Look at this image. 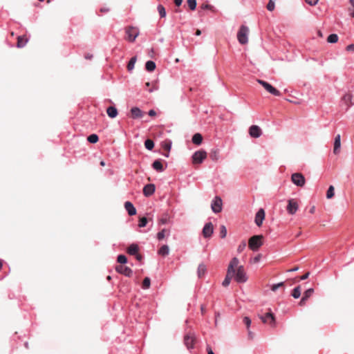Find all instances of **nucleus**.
<instances>
[{"label":"nucleus","mask_w":354,"mask_h":354,"mask_svg":"<svg viewBox=\"0 0 354 354\" xmlns=\"http://www.w3.org/2000/svg\"><path fill=\"white\" fill-rule=\"evenodd\" d=\"M239 261L236 257L232 258L230 261L227 268L226 277L222 283L223 286L226 287L230 283L231 279L235 273V268L239 265Z\"/></svg>","instance_id":"obj_1"},{"label":"nucleus","mask_w":354,"mask_h":354,"mask_svg":"<svg viewBox=\"0 0 354 354\" xmlns=\"http://www.w3.org/2000/svg\"><path fill=\"white\" fill-rule=\"evenodd\" d=\"M262 235H254L249 239L248 245L252 251H257L263 245Z\"/></svg>","instance_id":"obj_2"},{"label":"nucleus","mask_w":354,"mask_h":354,"mask_svg":"<svg viewBox=\"0 0 354 354\" xmlns=\"http://www.w3.org/2000/svg\"><path fill=\"white\" fill-rule=\"evenodd\" d=\"M126 39L129 42H134L136 39L140 34V31L138 28L134 26H128L125 29Z\"/></svg>","instance_id":"obj_3"},{"label":"nucleus","mask_w":354,"mask_h":354,"mask_svg":"<svg viewBox=\"0 0 354 354\" xmlns=\"http://www.w3.org/2000/svg\"><path fill=\"white\" fill-rule=\"evenodd\" d=\"M249 29L247 26L242 25L237 33V39L240 44H245L248 41Z\"/></svg>","instance_id":"obj_4"},{"label":"nucleus","mask_w":354,"mask_h":354,"mask_svg":"<svg viewBox=\"0 0 354 354\" xmlns=\"http://www.w3.org/2000/svg\"><path fill=\"white\" fill-rule=\"evenodd\" d=\"M237 270H235V273L233 277H234V279L238 283H245L248 280V277L246 275V272L244 270L243 266H236Z\"/></svg>","instance_id":"obj_5"},{"label":"nucleus","mask_w":354,"mask_h":354,"mask_svg":"<svg viewBox=\"0 0 354 354\" xmlns=\"http://www.w3.org/2000/svg\"><path fill=\"white\" fill-rule=\"evenodd\" d=\"M257 82L270 94L274 95V96H279L281 95V93L279 91H278L277 88L273 87L268 82L258 80Z\"/></svg>","instance_id":"obj_6"},{"label":"nucleus","mask_w":354,"mask_h":354,"mask_svg":"<svg viewBox=\"0 0 354 354\" xmlns=\"http://www.w3.org/2000/svg\"><path fill=\"white\" fill-rule=\"evenodd\" d=\"M259 318L264 324H268L272 327L275 326V317L270 310L266 313L264 315L259 316Z\"/></svg>","instance_id":"obj_7"},{"label":"nucleus","mask_w":354,"mask_h":354,"mask_svg":"<svg viewBox=\"0 0 354 354\" xmlns=\"http://www.w3.org/2000/svg\"><path fill=\"white\" fill-rule=\"evenodd\" d=\"M207 158V153L204 150L196 151L192 156V162L194 164H201Z\"/></svg>","instance_id":"obj_8"},{"label":"nucleus","mask_w":354,"mask_h":354,"mask_svg":"<svg viewBox=\"0 0 354 354\" xmlns=\"http://www.w3.org/2000/svg\"><path fill=\"white\" fill-rule=\"evenodd\" d=\"M292 182L297 186L303 187L305 185L306 180L304 176L300 173H295L291 176Z\"/></svg>","instance_id":"obj_9"},{"label":"nucleus","mask_w":354,"mask_h":354,"mask_svg":"<svg viewBox=\"0 0 354 354\" xmlns=\"http://www.w3.org/2000/svg\"><path fill=\"white\" fill-rule=\"evenodd\" d=\"M211 207L212 212L216 214L222 211V200L219 196L214 197L212 201Z\"/></svg>","instance_id":"obj_10"},{"label":"nucleus","mask_w":354,"mask_h":354,"mask_svg":"<svg viewBox=\"0 0 354 354\" xmlns=\"http://www.w3.org/2000/svg\"><path fill=\"white\" fill-rule=\"evenodd\" d=\"M299 205L295 199H290L287 205V212L289 214L293 215L298 210Z\"/></svg>","instance_id":"obj_11"},{"label":"nucleus","mask_w":354,"mask_h":354,"mask_svg":"<svg viewBox=\"0 0 354 354\" xmlns=\"http://www.w3.org/2000/svg\"><path fill=\"white\" fill-rule=\"evenodd\" d=\"M214 232V227L211 222L205 223L203 229V235L205 238H210Z\"/></svg>","instance_id":"obj_12"},{"label":"nucleus","mask_w":354,"mask_h":354,"mask_svg":"<svg viewBox=\"0 0 354 354\" xmlns=\"http://www.w3.org/2000/svg\"><path fill=\"white\" fill-rule=\"evenodd\" d=\"M194 342L195 338L193 334H187L184 337V344L189 350L194 348Z\"/></svg>","instance_id":"obj_13"},{"label":"nucleus","mask_w":354,"mask_h":354,"mask_svg":"<svg viewBox=\"0 0 354 354\" xmlns=\"http://www.w3.org/2000/svg\"><path fill=\"white\" fill-rule=\"evenodd\" d=\"M265 218V211L261 208L258 210L255 215L254 222L258 227L261 226L263 221Z\"/></svg>","instance_id":"obj_14"},{"label":"nucleus","mask_w":354,"mask_h":354,"mask_svg":"<svg viewBox=\"0 0 354 354\" xmlns=\"http://www.w3.org/2000/svg\"><path fill=\"white\" fill-rule=\"evenodd\" d=\"M250 136L254 138H259L262 134L261 128L257 125H252L249 129Z\"/></svg>","instance_id":"obj_15"},{"label":"nucleus","mask_w":354,"mask_h":354,"mask_svg":"<svg viewBox=\"0 0 354 354\" xmlns=\"http://www.w3.org/2000/svg\"><path fill=\"white\" fill-rule=\"evenodd\" d=\"M115 270L118 272L122 274L126 277H131L133 274V271L130 268L123 265L118 266L115 268Z\"/></svg>","instance_id":"obj_16"},{"label":"nucleus","mask_w":354,"mask_h":354,"mask_svg":"<svg viewBox=\"0 0 354 354\" xmlns=\"http://www.w3.org/2000/svg\"><path fill=\"white\" fill-rule=\"evenodd\" d=\"M155 190L156 187L153 184H147L143 187V194L145 196L149 197L153 194Z\"/></svg>","instance_id":"obj_17"},{"label":"nucleus","mask_w":354,"mask_h":354,"mask_svg":"<svg viewBox=\"0 0 354 354\" xmlns=\"http://www.w3.org/2000/svg\"><path fill=\"white\" fill-rule=\"evenodd\" d=\"M131 116L133 119L141 118L143 116V112L137 106L131 109Z\"/></svg>","instance_id":"obj_18"},{"label":"nucleus","mask_w":354,"mask_h":354,"mask_svg":"<svg viewBox=\"0 0 354 354\" xmlns=\"http://www.w3.org/2000/svg\"><path fill=\"white\" fill-rule=\"evenodd\" d=\"M341 147V136L337 134L334 140V147H333V153L335 154H338L339 153Z\"/></svg>","instance_id":"obj_19"},{"label":"nucleus","mask_w":354,"mask_h":354,"mask_svg":"<svg viewBox=\"0 0 354 354\" xmlns=\"http://www.w3.org/2000/svg\"><path fill=\"white\" fill-rule=\"evenodd\" d=\"M124 207L130 216H133L136 214V209L131 202H125Z\"/></svg>","instance_id":"obj_20"},{"label":"nucleus","mask_w":354,"mask_h":354,"mask_svg":"<svg viewBox=\"0 0 354 354\" xmlns=\"http://www.w3.org/2000/svg\"><path fill=\"white\" fill-rule=\"evenodd\" d=\"M342 100L348 106H351L354 104V95H352L351 93H346L343 96Z\"/></svg>","instance_id":"obj_21"},{"label":"nucleus","mask_w":354,"mask_h":354,"mask_svg":"<svg viewBox=\"0 0 354 354\" xmlns=\"http://www.w3.org/2000/svg\"><path fill=\"white\" fill-rule=\"evenodd\" d=\"M152 168L158 172H162L165 170V168L160 160H156L153 162Z\"/></svg>","instance_id":"obj_22"},{"label":"nucleus","mask_w":354,"mask_h":354,"mask_svg":"<svg viewBox=\"0 0 354 354\" xmlns=\"http://www.w3.org/2000/svg\"><path fill=\"white\" fill-rule=\"evenodd\" d=\"M27 42H28V39L26 38V35L19 36L17 37V48H23L26 46Z\"/></svg>","instance_id":"obj_23"},{"label":"nucleus","mask_w":354,"mask_h":354,"mask_svg":"<svg viewBox=\"0 0 354 354\" xmlns=\"http://www.w3.org/2000/svg\"><path fill=\"white\" fill-rule=\"evenodd\" d=\"M138 250H139L138 245L136 243H132L129 246V248L127 249V252L130 255H136L138 252Z\"/></svg>","instance_id":"obj_24"},{"label":"nucleus","mask_w":354,"mask_h":354,"mask_svg":"<svg viewBox=\"0 0 354 354\" xmlns=\"http://www.w3.org/2000/svg\"><path fill=\"white\" fill-rule=\"evenodd\" d=\"M106 113L109 117L114 118L118 115V110L115 106H109L106 109Z\"/></svg>","instance_id":"obj_25"},{"label":"nucleus","mask_w":354,"mask_h":354,"mask_svg":"<svg viewBox=\"0 0 354 354\" xmlns=\"http://www.w3.org/2000/svg\"><path fill=\"white\" fill-rule=\"evenodd\" d=\"M207 271V268L205 264L201 263L199 264L198 269H197V274L199 278L203 277Z\"/></svg>","instance_id":"obj_26"},{"label":"nucleus","mask_w":354,"mask_h":354,"mask_svg":"<svg viewBox=\"0 0 354 354\" xmlns=\"http://www.w3.org/2000/svg\"><path fill=\"white\" fill-rule=\"evenodd\" d=\"M192 142L196 145H200L203 141V136L201 133H196L192 137Z\"/></svg>","instance_id":"obj_27"},{"label":"nucleus","mask_w":354,"mask_h":354,"mask_svg":"<svg viewBox=\"0 0 354 354\" xmlns=\"http://www.w3.org/2000/svg\"><path fill=\"white\" fill-rule=\"evenodd\" d=\"M169 253V248L167 245H163L161 246V248L158 250V254L161 256H167Z\"/></svg>","instance_id":"obj_28"},{"label":"nucleus","mask_w":354,"mask_h":354,"mask_svg":"<svg viewBox=\"0 0 354 354\" xmlns=\"http://www.w3.org/2000/svg\"><path fill=\"white\" fill-rule=\"evenodd\" d=\"M162 147L164 149L167 150V153L164 154V156L165 157H169V151H170L171 149V141L168 140H165L162 144Z\"/></svg>","instance_id":"obj_29"},{"label":"nucleus","mask_w":354,"mask_h":354,"mask_svg":"<svg viewBox=\"0 0 354 354\" xmlns=\"http://www.w3.org/2000/svg\"><path fill=\"white\" fill-rule=\"evenodd\" d=\"M145 68L149 72H152L156 68V63L153 61H147L145 64Z\"/></svg>","instance_id":"obj_30"},{"label":"nucleus","mask_w":354,"mask_h":354,"mask_svg":"<svg viewBox=\"0 0 354 354\" xmlns=\"http://www.w3.org/2000/svg\"><path fill=\"white\" fill-rule=\"evenodd\" d=\"M136 60H137V57L136 56L132 57L130 59V60L127 64V69L129 71H131L133 69L135 64L136 62Z\"/></svg>","instance_id":"obj_31"},{"label":"nucleus","mask_w":354,"mask_h":354,"mask_svg":"<svg viewBox=\"0 0 354 354\" xmlns=\"http://www.w3.org/2000/svg\"><path fill=\"white\" fill-rule=\"evenodd\" d=\"M291 295L295 298V299H298L301 296V288H300V286H298L297 287H295L293 290H292V292L291 294Z\"/></svg>","instance_id":"obj_32"},{"label":"nucleus","mask_w":354,"mask_h":354,"mask_svg":"<svg viewBox=\"0 0 354 354\" xmlns=\"http://www.w3.org/2000/svg\"><path fill=\"white\" fill-rule=\"evenodd\" d=\"M338 41V36L337 34H330L328 38L327 41L328 43L335 44Z\"/></svg>","instance_id":"obj_33"},{"label":"nucleus","mask_w":354,"mask_h":354,"mask_svg":"<svg viewBox=\"0 0 354 354\" xmlns=\"http://www.w3.org/2000/svg\"><path fill=\"white\" fill-rule=\"evenodd\" d=\"M145 147L148 150H152L154 147V142L152 140L147 139L145 142Z\"/></svg>","instance_id":"obj_34"},{"label":"nucleus","mask_w":354,"mask_h":354,"mask_svg":"<svg viewBox=\"0 0 354 354\" xmlns=\"http://www.w3.org/2000/svg\"><path fill=\"white\" fill-rule=\"evenodd\" d=\"M157 10L161 18L166 17V10L162 5H158L157 7Z\"/></svg>","instance_id":"obj_35"},{"label":"nucleus","mask_w":354,"mask_h":354,"mask_svg":"<svg viewBox=\"0 0 354 354\" xmlns=\"http://www.w3.org/2000/svg\"><path fill=\"white\" fill-rule=\"evenodd\" d=\"M99 140L98 136L97 134H91L88 136L87 140L91 143H96Z\"/></svg>","instance_id":"obj_36"},{"label":"nucleus","mask_w":354,"mask_h":354,"mask_svg":"<svg viewBox=\"0 0 354 354\" xmlns=\"http://www.w3.org/2000/svg\"><path fill=\"white\" fill-rule=\"evenodd\" d=\"M227 235V229L225 225H222L220 227V237L221 239L225 238Z\"/></svg>","instance_id":"obj_37"},{"label":"nucleus","mask_w":354,"mask_h":354,"mask_svg":"<svg viewBox=\"0 0 354 354\" xmlns=\"http://www.w3.org/2000/svg\"><path fill=\"white\" fill-rule=\"evenodd\" d=\"M151 280L149 277H145L142 281V288L147 289L150 287Z\"/></svg>","instance_id":"obj_38"},{"label":"nucleus","mask_w":354,"mask_h":354,"mask_svg":"<svg viewBox=\"0 0 354 354\" xmlns=\"http://www.w3.org/2000/svg\"><path fill=\"white\" fill-rule=\"evenodd\" d=\"M313 292H314L313 288H308L304 292L303 297H305L306 299H308V298H310L312 296Z\"/></svg>","instance_id":"obj_39"},{"label":"nucleus","mask_w":354,"mask_h":354,"mask_svg":"<svg viewBox=\"0 0 354 354\" xmlns=\"http://www.w3.org/2000/svg\"><path fill=\"white\" fill-rule=\"evenodd\" d=\"M147 218L146 217H141L139 219V223H138V227H144L147 225Z\"/></svg>","instance_id":"obj_40"},{"label":"nucleus","mask_w":354,"mask_h":354,"mask_svg":"<svg viewBox=\"0 0 354 354\" xmlns=\"http://www.w3.org/2000/svg\"><path fill=\"white\" fill-rule=\"evenodd\" d=\"M117 261L120 264H124L127 262V259L124 254H120L118 256Z\"/></svg>","instance_id":"obj_41"},{"label":"nucleus","mask_w":354,"mask_h":354,"mask_svg":"<svg viewBox=\"0 0 354 354\" xmlns=\"http://www.w3.org/2000/svg\"><path fill=\"white\" fill-rule=\"evenodd\" d=\"M187 5L192 10H194L196 8L197 3L196 0H187Z\"/></svg>","instance_id":"obj_42"},{"label":"nucleus","mask_w":354,"mask_h":354,"mask_svg":"<svg viewBox=\"0 0 354 354\" xmlns=\"http://www.w3.org/2000/svg\"><path fill=\"white\" fill-rule=\"evenodd\" d=\"M334 196V187L333 185H330L326 192L327 198H331Z\"/></svg>","instance_id":"obj_43"},{"label":"nucleus","mask_w":354,"mask_h":354,"mask_svg":"<svg viewBox=\"0 0 354 354\" xmlns=\"http://www.w3.org/2000/svg\"><path fill=\"white\" fill-rule=\"evenodd\" d=\"M166 232H167V230L165 229H162L161 231H160L156 235L158 240H159V241L162 240L165 236Z\"/></svg>","instance_id":"obj_44"},{"label":"nucleus","mask_w":354,"mask_h":354,"mask_svg":"<svg viewBox=\"0 0 354 354\" xmlns=\"http://www.w3.org/2000/svg\"><path fill=\"white\" fill-rule=\"evenodd\" d=\"M275 8V2L272 1V0H269V2L267 5V9L269 11H273Z\"/></svg>","instance_id":"obj_45"},{"label":"nucleus","mask_w":354,"mask_h":354,"mask_svg":"<svg viewBox=\"0 0 354 354\" xmlns=\"http://www.w3.org/2000/svg\"><path fill=\"white\" fill-rule=\"evenodd\" d=\"M169 222V218L167 217V215L161 217L159 221H158V223L159 224H161V225H165V224H167V223Z\"/></svg>","instance_id":"obj_46"},{"label":"nucleus","mask_w":354,"mask_h":354,"mask_svg":"<svg viewBox=\"0 0 354 354\" xmlns=\"http://www.w3.org/2000/svg\"><path fill=\"white\" fill-rule=\"evenodd\" d=\"M350 4L352 6V8H349V15L351 17L354 18V0H349Z\"/></svg>","instance_id":"obj_47"},{"label":"nucleus","mask_w":354,"mask_h":354,"mask_svg":"<svg viewBox=\"0 0 354 354\" xmlns=\"http://www.w3.org/2000/svg\"><path fill=\"white\" fill-rule=\"evenodd\" d=\"M283 286V282H280V283H275V284H273L271 287V290L272 291H276L279 288Z\"/></svg>","instance_id":"obj_48"},{"label":"nucleus","mask_w":354,"mask_h":354,"mask_svg":"<svg viewBox=\"0 0 354 354\" xmlns=\"http://www.w3.org/2000/svg\"><path fill=\"white\" fill-rule=\"evenodd\" d=\"M210 157H211L212 160H217L218 158V151L216 150L214 151H212V153H210Z\"/></svg>","instance_id":"obj_49"},{"label":"nucleus","mask_w":354,"mask_h":354,"mask_svg":"<svg viewBox=\"0 0 354 354\" xmlns=\"http://www.w3.org/2000/svg\"><path fill=\"white\" fill-rule=\"evenodd\" d=\"M243 323L246 325L247 328H248L250 326L251 324V319L248 317H245L243 319Z\"/></svg>","instance_id":"obj_50"},{"label":"nucleus","mask_w":354,"mask_h":354,"mask_svg":"<svg viewBox=\"0 0 354 354\" xmlns=\"http://www.w3.org/2000/svg\"><path fill=\"white\" fill-rule=\"evenodd\" d=\"M246 246V243L245 241H243L239 246H238V248H237V251L238 252H241L245 248Z\"/></svg>","instance_id":"obj_51"},{"label":"nucleus","mask_w":354,"mask_h":354,"mask_svg":"<svg viewBox=\"0 0 354 354\" xmlns=\"http://www.w3.org/2000/svg\"><path fill=\"white\" fill-rule=\"evenodd\" d=\"M318 1L319 0H305L306 3L311 6H315L318 3Z\"/></svg>","instance_id":"obj_52"},{"label":"nucleus","mask_w":354,"mask_h":354,"mask_svg":"<svg viewBox=\"0 0 354 354\" xmlns=\"http://www.w3.org/2000/svg\"><path fill=\"white\" fill-rule=\"evenodd\" d=\"M346 50L354 52V44L348 45L346 46Z\"/></svg>","instance_id":"obj_53"},{"label":"nucleus","mask_w":354,"mask_h":354,"mask_svg":"<svg viewBox=\"0 0 354 354\" xmlns=\"http://www.w3.org/2000/svg\"><path fill=\"white\" fill-rule=\"evenodd\" d=\"M148 115L149 116H155L156 115V112L153 109H151L149 111Z\"/></svg>","instance_id":"obj_54"},{"label":"nucleus","mask_w":354,"mask_h":354,"mask_svg":"<svg viewBox=\"0 0 354 354\" xmlns=\"http://www.w3.org/2000/svg\"><path fill=\"white\" fill-rule=\"evenodd\" d=\"M308 299H306L305 297H302L301 299L299 301V305L300 306H303L305 304V302L307 301Z\"/></svg>","instance_id":"obj_55"},{"label":"nucleus","mask_w":354,"mask_h":354,"mask_svg":"<svg viewBox=\"0 0 354 354\" xmlns=\"http://www.w3.org/2000/svg\"><path fill=\"white\" fill-rule=\"evenodd\" d=\"M309 274H310V273H309V272H306L305 274H304L303 276H301V277H300V280H302V281H303V280L306 279L308 277Z\"/></svg>","instance_id":"obj_56"},{"label":"nucleus","mask_w":354,"mask_h":354,"mask_svg":"<svg viewBox=\"0 0 354 354\" xmlns=\"http://www.w3.org/2000/svg\"><path fill=\"white\" fill-rule=\"evenodd\" d=\"M183 0H174L176 6H180L182 4Z\"/></svg>","instance_id":"obj_57"},{"label":"nucleus","mask_w":354,"mask_h":354,"mask_svg":"<svg viewBox=\"0 0 354 354\" xmlns=\"http://www.w3.org/2000/svg\"><path fill=\"white\" fill-rule=\"evenodd\" d=\"M207 354H214L212 349L209 346L207 347Z\"/></svg>","instance_id":"obj_58"},{"label":"nucleus","mask_w":354,"mask_h":354,"mask_svg":"<svg viewBox=\"0 0 354 354\" xmlns=\"http://www.w3.org/2000/svg\"><path fill=\"white\" fill-rule=\"evenodd\" d=\"M298 270H299V267L297 266V267H295V268H293L292 269L288 270V272H296Z\"/></svg>","instance_id":"obj_59"},{"label":"nucleus","mask_w":354,"mask_h":354,"mask_svg":"<svg viewBox=\"0 0 354 354\" xmlns=\"http://www.w3.org/2000/svg\"><path fill=\"white\" fill-rule=\"evenodd\" d=\"M315 206H312L309 210V212L310 214H313L315 213Z\"/></svg>","instance_id":"obj_60"},{"label":"nucleus","mask_w":354,"mask_h":354,"mask_svg":"<svg viewBox=\"0 0 354 354\" xmlns=\"http://www.w3.org/2000/svg\"><path fill=\"white\" fill-rule=\"evenodd\" d=\"M211 7H212V6H210L209 4H206V5H204L203 6V8H204V9H209Z\"/></svg>","instance_id":"obj_61"},{"label":"nucleus","mask_w":354,"mask_h":354,"mask_svg":"<svg viewBox=\"0 0 354 354\" xmlns=\"http://www.w3.org/2000/svg\"><path fill=\"white\" fill-rule=\"evenodd\" d=\"M136 259L138 260V261H140L142 259V256L139 254L137 253V254H136Z\"/></svg>","instance_id":"obj_62"},{"label":"nucleus","mask_w":354,"mask_h":354,"mask_svg":"<svg viewBox=\"0 0 354 354\" xmlns=\"http://www.w3.org/2000/svg\"><path fill=\"white\" fill-rule=\"evenodd\" d=\"M260 259V255L255 257L254 259V262H258Z\"/></svg>","instance_id":"obj_63"},{"label":"nucleus","mask_w":354,"mask_h":354,"mask_svg":"<svg viewBox=\"0 0 354 354\" xmlns=\"http://www.w3.org/2000/svg\"><path fill=\"white\" fill-rule=\"evenodd\" d=\"M92 57H93V55H86V56H85V58H86V59H91V58H92Z\"/></svg>","instance_id":"obj_64"}]
</instances>
